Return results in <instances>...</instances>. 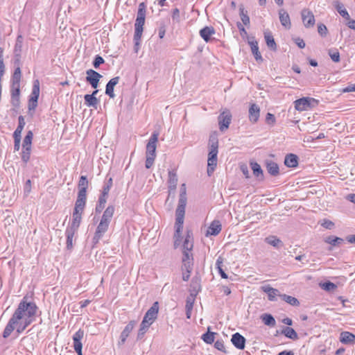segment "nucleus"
<instances>
[{
  "label": "nucleus",
  "mask_w": 355,
  "mask_h": 355,
  "mask_svg": "<svg viewBox=\"0 0 355 355\" xmlns=\"http://www.w3.org/2000/svg\"><path fill=\"white\" fill-rule=\"evenodd\" d=\"M27 296H24L18 304L12 317L17 322L28 316L35 317L37 313V306L33 302H28Z\"/></svg>",
  "instance_id": "1"
},
{
  "label": "nucleus",
  "mask_w": 355,
  "mask_h": 355,
  "mask_svg": "<svg viewBox=\"0 0 355 355\" xmlns=\"http://www.w3.org/2000/svg\"><path fill=\"white\" fill-rule=\"evenodd\" d=\"M146 13V6L145 3L142 2L139 4L138 11L137 14V18L135 24V34H134V42L136 52L140 44V40L141 38L144 25L145 24Z\"/></svg>",
  "instance_id": "2"
},
{
  "label": "nucleus",
  "mask_w": 355,
  "mask_h": 355,
  "mask_svg": "<svg viewBox=\"0 0 355 355\" xmlns=\"http://www.w3.org/2000/svg\"><path fill=\"white\" fill-rule=\"evenodd\" d=\"M209 152L207 160V174L210 176L215 170L217 164V155L218 148V135L216 132L211 133L209 139Z\"/></svg>",
  "instance_id": "3"
},
{
  "label": "nucleus",
  "mask_w": 355,
  "mask_h": 355,
  "mask_svg": "<svg viewBox=\"0 0 355 355\" xmlns=\"http://www.w3.org/2000/svg\"><path fill=\"white\" fill-rule=\"evenodd\" d=\"M185 212H177L175 211V232L174 234L175 241L174 247L177 248L181 243V232L183 228L184 218Z\"/></svg>",
  "instance_id": "4"
},
{
  "label": "nucleus",
  "mask_w": 355,
  "mask_h": 355,
  "mask_svg": "<svg viewBox=\"0 0 355 355\" xmlns=\"http://www.w3.org/2000/svg\"><path fill=\"white\" fill-rule=\"evenodd\" d=\"M295 108L298 111H306L318 104V101L311 97H302L294 101Z\"/></svg>",
  "instance_id": "5"
},
{
  "label": "nucleus",
  "mask_w": 355,
  "mask_h": 355,
  "mask_svg": "<svg viewBox=\"0 0 355 355\" xmlns=\"http://www.w3.org/2000/svg\"><path fill=\"white\" fill-rule=\"evenodd\" d=\"M10 103L16 109L20 106V83L10 82Z\"/></svg>",
  "instance_id": "6"
},
{
  "label": "nucleus",
  "mask_w": 355,
  "mask_h": 355,
  "mask_svg": "<svg viewBox=\"0 0 355 355\" xmlns=\"http://www.w3.org/2000/svg\"><path fill=\"white\" fill-rule=\"evenodd\" d=\"M159 135V133L157 131H154L152 133L146 145V155L156 157L155 151Z\"/></svg>",
  "instance_id": "7"
},
{
  "label": "nucleus",
  "mask_w": 355,
  "mask_h": 355,
  "mask_svg": "<svg viewBox=\"0 0 355 355\" xmlns=\"http://www.w3.org/2000/svg\"><path fill=\"white\" fill-rule=\"evenodd\" d=\"M218 121L220 131L223 132L227 129L232 121V114L230 110H226L221 112L218 117Z\"/></svg>",
  "instance_id": "8"
},
{
  "label": "nucleus",
  "mask_w": 355,
  "mask_h": 355,
  "mask_svg": "<svg viewBox=\"0 0 355 355\" xmlns=\"http://www.w3.org/2000/svg\"><path fill=\"white\" fill-rule=\"evenodd\" d=\"M158 311L159 303L158 302H155L151 306V307L145 313V315L143 318V321L151 325L157 318Z\"/></svg>",
  "instance_id": "9"
},
{
  "label": "nucleus",
  "mask_w": 355,
  "mask_h": 355,
  "mask_svg": "<svg viewBox=\"0 0 355 355\" xmlns=\"http://www.w3.org/2000/svg\"><path fill=\"white\" fill-rule=\"evenodd\" d=\"M109 225L110 224L106 222L100 220L92 239L94 245H96L99 242L103 234L107 231Z\"/></svg>",
  "instance_id": "10"
},
{
  "label": "nucleus",
  "mask_w": 355,
  "mask_h": 355,
  "mask_svg": "<svg viewBox=\"0 0 355 355\" xmlns=\"http://www.w3.org/2000/svg\"><path fill=\"white\" fill-rule=\"evenodd\" d=\"M86 74V81L91 85L92 88L96 89V88L98 86L99 80L102 78V76L99 73L92 69L87 70Z\"/></svg>",
  "instance_id": "11"
},
{
  "label": "nucleus",
  "mask_w": 355,
  "mask_h": 355,
  "mask_svg": "<svg viewBox=\"0 0 355 355\" xmlns=\"http://www.w3.org/2000/svg\"><path fill=\"white\" fill-rule=\"evenodd\" d=\"M83 336L84 331L81 329H78L73 336V348L78 355H83V344L81 343V340L83 338Z\"/></svg>",
  "instance_id": "12"
},
{
  "label": "nucleus",
  "mask_w": 355,
  "mask_h": 355,
  "mask_svg": "<svg viewBox=\"0 0 355 355\" xmlns=\"http://www.w3.org/2000/svg\"><path fill=\"white\" fill-rule=\"evenodd\" d=\"M301 14L302 21L306 28H310L314 26L315 17L311 10L308 9H304L302 10Z\"/></svg>",
  "instance_id": "13"
},
{
  "label": "nucleus",
  "mask_w": 355,
  "mask_h": 355,
  "mask_svg": "<svg viewBox=\"0 0 355 355\" xmlns=\"http://www.w3.org/2000/svg\"><path fill=\"white\" fill-rule=\"evenodd\" d=\"M263 292L267 293L268 299L269 301L275 302L277 301V296L280 297L282 294L280 293L278 289L271 287L270 285H266L261 286Z\"/></svg>",
  "instance_id": "14"
},
{
  "label": "nucleus",
  "mask_w": 355,
  "mask_h": 355,
  "mask_svg": "<svg viewBox=\"0 0 355 355\" xmlns=\"http://www.w3.org/2000/svg\"><path fill=\"white\" fill-rule=\"evenodd\" d=\"M231 342L238 349H243L245 347L246 339L241 334L236 332L232 336Z\"/></svg>",
  "instance_id": "15"
},
{
  "label": "nucleus",
  "mask_w": 355,
  "mask_h": 355,
  "mask_svg": "<svg viewBox=\"0 0 355 355\" xmlns=\"http://www.w3.org/2000/svg\"><path fill=\"white\" fill-rule=\"evenodd\" d=\"M221 230V223L218 220H214L211 223L210 225L208 227L205 235L206 236H216L220 232Z\"/></svg>",
  "instance_id": "16"
},
{
  "label": "nucleus",
  "mask_w": 355,
  "mask_h": 355,
  "mask_svg": "<svg viewBox=\"0 0 355 355\" xmlns=\"http://www.w3.org/2000/svg\"><path fill=\"white\" fill-rule=\"evenodd\" d=\"M193 248V237L190 234L189 232H187V236L184 239L182 245V254L183 255L185 254H193L191 251Z\"/></svg>",
  "instance_id": "17"
},
{
  "label": "nucleus",
  "mask_w": 355,
  "mask_h": 355,
  "mask_svg": "<svg viewBox=\"0 0 355 355\" xmlns=\"http://www.w3.org/2000/svg\"><path fill=\"white\" fill-rule=\"evenodd\" d=\"M193 254H185L182 255V266L183 271L191 272L193 270Z\"/></svg>",
  "instance_id": "18"
},
{
  "label": "nucleus",
  "mask_w": 355,
  "mask_h": 355,
  "mask_svg": "<svg viewBox=\"0 0 355 355\" xmlns=\"http://www.w3.org/2000/svg\"><path fill=\"white\" fill-rule=\"evenodd\" d=\"M135 325V321L132 320L125 327L124 329L121 333L119 345H123L125 343L127 338L129 336L130 334L134 329Z\"/></svg>",
  "instance_id": "19"
},
{
  "label": "nucleus",
  "mask_w": 355,
  "mask_h": 355,
  "mask_svg": "<svg viewBox=\"0 0 355 355\" xmlns=\"http://www.w3.org/2000/svg\"><path fill=\"white\" fill-rule=\"evenodd\" d=\"M83 212V211L73 210L71 223L67 227L78 230L81 223Z\"/></svg>",
  "instance_id": "20"
},
{
  "label": "nucleus",
  "mask_w": 355,
  "mask_h": 355,
  "mask_svg": "<svg viewBox=\"0 0 355 355\" xmlns=\"http://www.w3.org/2000/svg\"><path fill=\"white\" fill-rule=\"evenodd\" d=\"M98 92V89H95L94 91H93L92 94L85 95V104L87 107H93L94 108H96V106L98 103V100L96 97V95L97 94Z\"/></svg>",
  "instance_id": "21"
},
{
  "label": "nucleus",
  "mask_w": 355,
  "mask_h": 355,
  "mask_svg": "<svg viewBox=\"0 0 355 355\" xmlns=\"http://www.w3.org/2000/svg\"><path fill=\"white\" fill-rule=\"evenodd\" d=\"M279 17L281 24L286 29H290L291 27L290 16L284 9L279 10Z\"/></svg>",
  "instance_id": "22"
},
{
  "label": "nucleus",
  "mask_w": 355,
  "mask_h": 355,
  "mask_svg": "<svg viewBox=\"0 0 355 355\" xmlns=\"http://www.w3.org/2000/svg\"><path fill=\"white\" fill-rule=\"evenodd\" d=\"M260 114V108L258 105L252 103L249 108V119L252 123L257 122Z\"/></svg>",
  "instance_id": "23"
},
{
  "label": "nucleus",
  "mask_w": 355,
  "mask_h": 355,
  "mask_svg": "<svg viewBox=\"0 0 355 355\" xmlns=\"http://www.w3.org/2000/svg\"><path fill=\"white\" fill-rule=\"evenodd\" d=\"M87 200V194L78 193L73 210L83 211Z\"/></svg>",
  "instance_id": "24"
},
{
  "label": "nucleus",
  "mask_w": 355,
  "mask_h": 355,
  "mask_svg": "<svg viewBox=\"0 0 355 355\" xmlns=\"http://www.w3.org/2000/svg\"><path fill=\"white\" fill-rule=\"evenodd\" d=\"M216 33L215 29L212 26H205L202 28L199 33L200 37L206 42H208L211 40V36Z\"/></svg>",
  "instance_id": "25"
},
{
  "label": "nucleus",
  "mask_w": 355,
  "mask_h": 355,
  "mask_svg": "<svg viewBox=\"0 0 355 355\" xmlns=\"http://www.w3.org/2000/svg\"><path fill=\"white\" fill-rule=\"evenodd\" d=\"M340 341L345 345L354 344L355 343V335L349 331H343L340 336Z\"/></svg>",
  "instance_id": "26"
},
{
  "label": "nucleus",
  "mask_w": 355,
  "mask_h": 355,
  "mask_svg": "<svg viewBox=\"0 0 355 355\" xmlns=\"http://www.w3.org/2000/svg\"><path fill=\"white\" fill-rule=\"evenodd\" d=\"M333 6L338 12L346 20H349V15L347 10L344 8V5L339 1H334Z\"/></svg>",
  "instance_id": "27"
},
{
  "label": "nucleus",
  "mask_w": 355,
  "mask_h": 355,
  "mask_svg": "<svg viewBox=\"0 0 355 355\" xmlns=\"http://www.w3.org/2000/svg\"><path fill=\"white\" fill-rule=\"evenodd\" d=\"M18 324V322L11 317L3 331L2 336L4 338H7L15 329V324Z\"/></svg>",
  "instance_id": "28"
},
{
  "label": "nucleus",
  "mask_w": 355,
  "mask_h": 355,
  "mask_svg": "<svg viewBox=\"0 0 355 355\" xmlns=\"http://www.w3.org/2000/svg\"><path fill=\"white\" fill-rule=\"evenodd\" d=\"M284 164L289 168H295L298 164V157L295 154H288L284 159Z\"/></svg>",
  "instance_id": "29"
},
{
  "label": "nucleus",
  "mask_w": 355,
  "mask_h": 355,
  "mask_svg": "<svg viewBox=\"0 0 355 355\" xmlns=\"http://www.w3.org/2000/svg\"><path fill=\"white\" fill-rule=\"evenodd\" d=\"M178 184V176L175 171H168V187L170 191H174Z\"/></svg>",
  "instance_id": "30"
},
{
  "label": "nucleus",
  "mask_w": 355,
  "mask_h": 355,
  "mask_svg": "<svg viewBox=\"0 0 355 355\" xmlns=\"http://www.w3.org/2000/svg\"><path fill=\"white\" fill-rule=\"evenodd\" d=\"M250 166L253 171V174L257 177L259 180H263L264 175L261 166L256 162H251Z\"/></svg>",
  "instance_id": "31"
},
{
  "label": "nucleus",
  "mask_w": 355,
  "mask_h": 355,
  "mask_svg": "<svg viewBox=\"0 0 355 355\" xmlns=\"http://www.w3.org/2000/svg\"><path fill=\"white\" fill-rule=\"evenodd\" d=\"M187 194L184 191H180L178 205L176 209L177 212H185V207L187 205Z\"/></svg>",
  "instance_id": "32"
},
{
  "label": "nucleus",
  "mask_w": 355,
  "mask_h": 355,
  "mask_svg": "<svg viewBox=\"0 0 355 355\" xmlns=\"http://www.w3.org/2000/svg\"><path fill=\"white\" fill-rule=\"evenodd\" d=\"M252 54L257 61H262V56L259 51L258 42L256 40L248 41Z\"/></svg>",
  "instance_id": "33"
},
{
  "label": "nucleus",
  "mask_w": 355,
  "mask_h": 355,
  "mask_svg": "<svg viewBox=\"0 0 355 355\" xmlns=\"http://www.w3.org/2000/svg\"><path fill=\"white\" fill-rule=\"evenodd\" d=\"M264 38L267 46L272 51H276L277 49V44L271 33L268 31L264 32Z\"/></svg>",
  "instance_id": "34"
},
{
  "label": "nucleus",
  "mask_w": 355,
  "mask_h": 355,
  "mask_svg": "<svg viewBox=\"0 0 355 355\" xmlns=\"http://www.w3.org/2000/svg\"><path fill=\"white\" fill-rule=\"evenodd\" d=\"M78 230H73L69 227H67L65 230V236L67 238V248L68 250H71L73 248V238L75 235V234L77 232Z\"/></svg>",
  "instance_id": "35"
},
{
  "label": "nucleus",
  "mask_w": 355,
  "mask_h": 355,
  "mask_svg": "<svg viewBox=\"0 0 355 355\" xmlns=\"http://www.w3.org/2000/svg\"><path fill=\"white\" fill-rule=\"evenodd\" d=\"M114 207L109 205L104 211L101 220L106 222L110 224L114 212Z\"/></svg>",
  "instance_id": "36"
},
{
  "label": "nucleus",
  "mask_w": 355,
  "mask_h": 355,
  "mask_svg": "<svg viewBox=\"0 0 355 355\" xmlns=\"http://www.w3.org/2000/svg\"><path fill=\"white\" fill-rule=\"evenodd\" d=\"M88 184L89 182L87 176L81 175L78 184V193L87 194V189L88 187Z\"/></svg>",
  "instance_id": "37"
},
{
  "label": "nucleus",
  "mask_w": 355,
  "mask_h": 355,
  "mask_svg": "<svg viewBox=\"0 0 355 355\" xmlns=\"http://www.w3.org/2000/svg\"><path fill=\"white\" fill-rule=\"evenodd\" d=\"M266 168L268 173L272 176H277L279 173V168L278 164L272 161H269L266 162Z\"/></svg>",
  "instance_id": "38"
},
{
  "label": "nucleus",
  "mask_w": 355,
  "mask_h": 355,
  "mask_svg": "<svg viewBox=\"0 0 355 355\" xmlns=\"http://www.w3.org/2000/svg\"><path fill=\"white\" fill-rule=\"evenodd\" d=\"M266 243L269 245H271L275 248H280L283 246L282 241L278 239L276 236H269L265 239Z\"/></svg>",
  "instance_id": "39"
},
{
  "label": "nucleus",
  "mask_w": 355,
  "mask_h": 355,
  "mask_svg": "<svg viewBox=\"0 0 355 355\" xmlns=\"http://www.w3.org/2000/svg\"><path fill=\"white\" fill-rule=\"evenodd\" d=\"M261 319L264 324L273 327L276 325L275 318L270 313H263L261 315Z\"/></svg>",
  "instance_id": "40"
},
{
  "label": "nucleus",
  "mask_w": 355,
  "mask_h": 355,
  "mask_svg": "<svg viewBox=\"0 0 355 355\" xmlns=\"http://www.w3.org/2000/svg\"><path fill=\"white\" fill-rule=\"evenodd\" d=\"M282 334H284L286 338L295 340L298 339V335L294 329L285 327L282 331Z\"/></svg>",
  "instance_id": "41"
},
{
  "label": "nucleus",
  "mask_w": 355,
  "mask_h": 355,
  "mask_svg": "<svg viewBox=\"0 0 355 355\" xmlns=\"http://www.w3.org/2000/svg\"><path fill=\"white\" fill-rule=\"evenodd\" d=\"M280 297L282 298V300H284V302H286V303L289 304L291 306H298L300 305L299 300L295 297L288 295L286 294H282V295H280Z\"/></svg>",
  "instance_id": "42"
},
{
  "label": "nucleus",
  "mask_w": 355,
  "mask_h": 355,
  "mask_svg": "<svg viewBox=\"0 0 355 355\" xmlns=\"http://www.w3.org/2000/svg\"><path fill=\"white\" fill-rule=\"evenodd\" d=\"M40 96V82L35 80L33 82L31 94L29 96L30 98L36 99L38 101Z\"/></svg>",
  "instance_id": "43"
},
{
  "label": "nucleus",
  "mask_w": 355,
  "mask_h": 355,
  "mask_svg": "<svg viewBox=\"0 0 355 355\" xmlns=\"http://www.w3.org/2000/svg\"><path fill=\"white\" fill-rule=\"evenodd\" d=\"M324 241L325 243L328 244H330L333 246H336L337 245L341 244L344 240L340 237H337L335 236H329L326 237Z\"/></svg>",
  "instance_id": "44"
},
{
  "label": "nucleus",
  "mask_w": 355,
  "mask_h": 355,
  "mask_svg": "<svg viewBox=\"0 0 355 355\" xmlns=\"http://www.w3.org/2000/svg\"><path fill=\"white\" fill-rule=\"evenodd\" d=\"M150 326V325L149 324H147V322H145L144 321L142 320V322L140 324L139 329L138 331V334H137V340H141L144 338L145 334L148 331Z\"/></svg>",
  "instance_id": "45"
},
{
  "label": "nucleus",
  "mask_w": 355,
  "mask_h": 355,
  "mask_svg": "<svg viewBox=\"0 0 355 355\" xmlns=\"http://www.w3.org/2000/svg\"><path fill=\"white\" fill-rule=\"evenodd\" d=\"M223 259L219 257L216 262V268L218 269V273L220 274V277L223 279H227L228 277L223 269Z\"/></svg>",
  "instance_id": "46"
},
{
  "label": "nucleus",
  "mask_w": 355,
  "mask_h": 355,
  "mask_svg": "<svg viewBox=\"0 0 355 355\" xmlns=\"http://www.w3.org/2000/svg\"><path fill=\"white\" fill-rule=\"evenodd\" d=\"M209 328L208 329V331L202 334V340L206 343L207 344H211L214 342V335L216 334L215 332H211L209 331Z\"/></svg>",
  "instance_id": "47"
},
{
  "label": "nucleus",
  "mask_w": 355,
  "mask_h": 355,
  "mask_svg": "<svg viewBox=\"0 0 355 355\" xmlns=\"http://www.w3.org/2000/svg\"><path fill=\"white\" fill-rule=\"evenodd\" d=\"M23 45V37L19 35L16 39V42L14 47V53L21 54Z\"/></svg>",
  "instance_id": "48"
},
{
  "label": "nucleus",
  "mask_w": 355,
  "mask_h": 355,
  "mask_svg": "<svg viewBox=\"0 0 355 355\" xmlns=\"http://www.w3.org/2000/svg\"><path fill=\"white\" fill-rule=\"evenodd\" d=\"M31 147H22L21 159L24 163H27L31 157Z\"/></svg>",
  "instance_id": "49"
},
{
  "label": "nucleus",
  "mask_w": 355,
  "mask_h": 355,
  "mask_svg": "<svg viewBox=\"0 0 355 355\" xmlns=\"http://www.w3.org/2000/svg\"><path fill=\"white\" fill-rule=\"evenodd\" d=\"M33 134L32 131L27 132L22 144V147H31Z\"/></svg>",
  "instance_id": "50"
},
{
  "label": "nucleus",
  "mask_w": 355,
  "mask_h": 355,
  "mask_svg": "<svg viewBox=\"0 0 355 355\" xmlns=\"http://www.w3.org/2000/svg\"><path fill=\"white\" fill-rule=\"evenodd\" d=\"M21 78V68H15L14 72L11 76L10 82L20 83Z\"/></svg>",
  "instance_id": "51"
},
{
  "label": "nucleus",
  "mask_w": 355,
  "mask_h": 355,
  "mask_svg": "<svg viewBox=\"0 0 355 355\" xmlns=\"http://www.w3.org/2000/svg\"><path fill=\"white\" fill-rule=\"evenodd\" d=\"M321 288L326 291H331L337 288V286L329 281L325 282L320 284Z\"/></svg>",
  "instance_id": "52"
},
{
  "label": "nucleus",
  "mask_w": 355,
  "mask_h": 355,
  "mask_svg": "<svg viewBox=\"0 0 355 355\" xmlns=\"http://www.w3.org/2000/svg\"><path fill=\"white\" fill-rule=\"evenodd\" d=\"M328 54L334 62H338L340 61V53L337 49H329Z\"/></svg>",
  "instance_id": "53"
},
{
  "label": "nucleus",
  "mask_w": 355,
  "mask_h": 355,
  "mask_svg": "<svg viewBox=\"0 0 355 355\" xmlns=\"http://www.w3.org/2000/svg\"><path fill=\"white\" fill-rule=\"evenodd\" d=\"M104 62H105L104 59L101 55H96L94 57L92 64L95 69H98L100 67V65L103 64Z\"/></svg>",
  "instance_id": "54"
},
{
  "label": "nucleus",
  "mask_w": 355,
  "mask_h": 355,
  "mask_svg": "<svg viewBox=\"0 0 355 355\" xmlns=\"http://www.w3.org/2000/svg\"><path fill=\"white\" fill-rule=\"evenodd\" d=\"M37 100L30 98L28 99V109L29 112L35 111L37 106Z\"/></svg>",
  "instance_id": "55"
},
{
  "label": "nucleus",
  "mask_w": 355,
  "mask_h": 355,
  "mask_svg": "<svg viewBox=\"0 0 355 355\" xmlns=\"http://www.w3.org/2000/svg\"><path fill=\"white\" fill-rule=\"evenodd\" d=\"M318 32L322 37H326L327 35V26L323 24H318Z\"/></svg>",
  "instance_id": "56"
},
{
  "label": "nucleus",
  "mask_w": 355,
  "mask_h": 355,
  "mask_svg": "<svg viewBox=\"0 0 355 355\" xmlns=\"http://www.w3.org/2000/svg\"><path fill=\"white\" fill-rule=\"evenodd\" d=\"M34 319H35V317L28 318V317L21 320L20 322L26 329L34 321Z\"/></svg>",
  "instance_id": "57"
},
{
  "label": "nucleus",
  "mask_w": 355,
  "mask_h": 355,
  "mask_svg": "<svg viewBox=\"0 0 355 355\" xmlns=\"http://www.w3.org/2000/svg\"><path fill=\"white\" fill-rule=\"evenodd\" d=\"M34 319H35V317L28 318V317L21 320L20 322L26 329L34 321Z\"/></svg>",
  "instance_id": "58"
},
{
  "label": "nucleus",
  "mask_w": 355,
  "mask_h": 355,
  "mask_svg": "<svg viewBox=\"0 0 355 355\" xmlns=\"http://www.w3.org/2000/svg\"><path fill=\"white\" fill-rule=\"evenodd\" d=\"M172 19L173 21H175L177 23L180 21V10L178 8H175L173 10Z\"/></svg>",
  "instance_id": "59"
},
{
  "label": "nucleus",
  "mask_w": 355,
  "mask_h": 355,
  "mask_svg": "<svg viewBox=\"0 0 355 355\" xmlns=\"http://www.w3.org/2000/svg\"><path fill=\"white\" fill-rule=\"evenodd\" d=\"M114 87L110 86L108 84H107L105 86V94L111 98H114L115 96L114 93Z\"/></svg>",
  "instance_id": "60"
},
{
  "label": "nucleus",
  "mask_w": 355,
  "mask_h": 355,
  "mask_svg": "<svg viewBox=\"0 0 355 355\" xmlns=\"http://www.w3.org/2000/svg\"><path fill=\"white\" fill-rule=\"evenodd\" d=\"M321 225L323 227H324L325 229L331 230L334 227V223L329 220L324 219V220H323L322 223H321Z\"/></svg>",
  "instance_id": "61"
},
{
  "label": "nucleus",
  "mask_w": 355,
  "mask_h": 355,
  "mask_svg": "<svg viewBox=\"0 0 355 355\" xmlns=\"http://www.w3.org/2000/svg\"><path fill=\"white\" fill-rule=\"evenodd\" d=\"M214 347L218 350L225 352L224 342L223 340H217L214 343Z\"/></svg>",
  "instance_id": "62"
},
{
  "label": "nucleus",
  "mask_w": 355,
  "mask_h": 355,
  "mask_svg": "<svg viewBox=\"0 0 355 355\" xmlns=\"http://www.w3.org/2000/svg\"><path fill=\"white\" fill-rule=\"evenodd\" d=\"M266 122L269 125H274L275 123V117L271 113H267L266 116Z\"/></svg>",
  "instance_id": "63"
},
{
  "label": "nucleus",
  "mask_w": 355,
  "mask_h": 355,
  "mask_svg": "<svg viewBox=\"0 0 355 355\" xmlns=\"http://www.w3.org/2000/svg\"><path fill=\"white\" fill-rule=\"evenodd\" d=\"M21 54L14 53V66L15 67L21 68Z\"/></svg>",
  "instance_id": "64"
}]
</instances>
